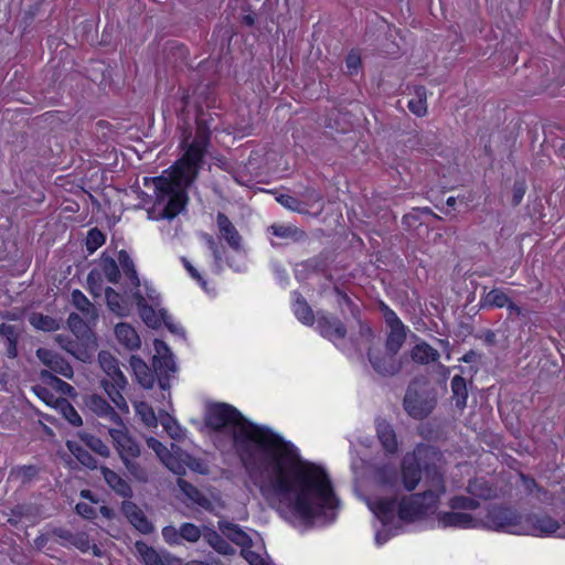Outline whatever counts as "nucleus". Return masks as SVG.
<instances>
[{
	"mask_svg": "<svg viewBox=\"0 0 565 565\" xmlns=\"http://www.w3.org/2000/svg\"><path fill=\"white\" fill-rule=\"evenodd\" d=\"M181 541L185 540L191 543H195L200 540L202 533L199 526L193 523H183L180 526Z\"/></svg>",
	"mask_w": 565,
	"mask_h": 565,
	"instance_id": "5fc2aeb1",
	"label": "nucleus"
},
{
	"mask_svg": "<svg viewBox=\"0 0 565 565\" xmlns=\"http://www.w3.org/2000/svg\"><path fill=\"white\" fill-rule=\"evenodd\" d=\"M89 323L84 317L74 312L67 318V326L77 338L85 337L88 333Z\"/></svg>",
	"mask_w": 565,
	"mask_h": 565,
	"instance_id": "de8ad7c7",
	"label": "nucleus"
},
{
	"mask_svg": "<svg viewBox=\"0 0 565 565\" xmlns=\"http://www.w3.org/2000/svg\"><path fill=\"white\" fill-rule=\"evenodd\" d=\"M75 509L76 512L85 519H94L96 515L94 507L86 502L77 503Z\"/></svg>",
	"mask_w": 565,
	"mask_h": 565,
	"instance_id": "774afa93",
	"label": "nucleus"
},
{
	"mask_svg": "<svg viewBox=\"0 0 565 565\" xmlns=\"http://www.w3.org/2000/svg\"><path fill=\"white\" fill-rule=\"evenodd\" d=\"M66 446L83 466L89 469L97 468L96 459L78 443L68 440Z\"/></svg>",
	"mask_w": 565,
	"mask_h": 565,
	"instance_id": "ea45409f",
	"label": "nucleus"
},
{
	"mask_svg": "<svg viewBox=\"0 0 565 565\" xmlns=\"http://www.w3.org/2000/svg\"><path fill=\"white\" fill-rule=\"evenodd\" d=\"M100 473L103 475V478L108 487L111 488V490H114L118 495L122 498H130L132 495V489L129 483L116 471L102 466Z\"/></svg>",
	"mask_w": 565,
	"mask_h": 565,
	"instance_id": "a211bd4d",
	"label": "nucleus"
},
{
	"mask_svg": "<svg viewBox=\"0 0 565 565\" xmlns=\"http://www.w3.org/2000/svg\"><path fill=\"white\" fill-rule=\"evenodd\" d=\"M242 556L248 562L249 565H271V562L266 553H260L250 547L242 548Z\"/></svg>",
	"mask_w": 565,
	"mask_h": 565,
	"instance_id": "8fccbe9b",
	"label": "nucleus"
},
{
	"mask_svg": "<svg viewBox=\"0 0 565 565\" xmlns=\"http://www.w3.org/2000/svg\"><path fill=\"white\" fill-rule=\"evenodd\" d=\"M443 458L434 447L427 445H418L413 452L406 454L402 461V482L407 491H413L422 478V469L425 468L427 476L433 481L434 472L443 473L436 468V460Z\"/></svg>",
	"mask_w": 565,
	"mask_h": 565,
	"instance_id": "20e7f679",
	"label": "nucleus"
},
{
	"mask_svg": "<svg viewBox=\"0 0 565 565\" xmlns=\"http://www.w3.org/2000/svg\"><path fill=\"white\" fill-rule=\"evenodd\" d=\"M211 128L203 119L196 120L195 134H184L181 147L182 158L172 167L168 175L154 179L157 200L153 218H173L186 203V188L196 179L202 168L203 157L210 143Z\"/></svg>",
	"mask_w": 565,
	"mask_h": 565,
	"instance_id": "f03ea898",
	"label": "nucleus"
},
{
	"mask_svg": "<svg viewBox=\"0 0 565 565\" xmlns=\"http://www.w3.org/2000/svg\"><path fill=\"white\" fill-rule=\"evenodd\" d=\"M136 413L140 416L142 423L149 427H156L158 424L157 416L150 405L145 402H136L134 404Z\"/></svg>",
	"mask_w": 565,
	"mask_h": 565,
	"instance_id": "09e8293b",
	"label": "nucleus"
},
{
	"mask_svg": "<svg viewBox=\"0 0 565 565\" xmlns=\"http://www.w3.org/2000/svg\"><path fill=\"white\" fill-rule=\"evenodd\" d=\"M118 262L121 266V269H122L125 276L130 281L132 291L140 289V280H139L137 271L135 269V264L126 250L119 252Z\"/></svg>",
	"mask_w": 565,
	"mask_h": 565,
	"instance_id": "c85d7f7f",
	"label": "nucleus"
},
{
	"mask_svg": "<svg viewBox=\"0 0 565 565\" xmlns=\"http://www.w3.org/2000/svg\"><path fill=\"white\" fill-rule=\"evenodd\" d=\"M521 480H522V484L524 487V489L527 491L529 494H532L533 497H535L536 499H539L540 501H543L544 500V495L546 494V492L537 486V483L535 482L534 479L532 478H529L524 475H521Z\"/></svg>",
	"mask_w": 565,
	"mask_h": 565,
	"instance_id": "6e6d98bb",
	"label": "nucleus"
},
{
	"mask_svg": "<svg viewBox=\"0 0 565 565\" xmlns=\"http://www.w3.org/2000/svg\"><path fill=\"white\" fill-rule=\"evenodd\" d=\"M427 93L424 86H416L414 89V97L408 100L407 107L411 113L418 117L427 114Z\"/></svg>",
	"mask_w": 565,
	"mask_h": 565,
	"instance_id": "c756f323",
	"label": "nucleus"
},
{
	"mask_svg": "<svg viewBox=\"0 0 565 565\" xmlns=\"http://www.w3.org/2000/svg\"><path fill=\"white\" fill-rule=\"evenodd\" d=\"M480 503L472 498L456 495L449 500L450 511L437 515L439 527L447 529H480Z\"/></svg>",
	"mask_w": 565,
	"mask_h": 565,
	"instance_id": "39448f33",
	"label": "nucleus"
},
{
	"mask_svg": "<svg viewBox=\"0 0 565 565\" xmlns=\"http://www.w3.org/2000/svg\"><path fill=\"white\" fill-rule=\"evenodd\" d=\"M140 289L148 303L160 306V295L152 286L145 282L143 287H140Z\"/></svg>",
	"mask_w": 565,
	"mask_h": 565,
	"instance_id": "680f3d73",
	"label": "nucleus"
},
{
	"mask_svg": "<svg viewBox=\"0 0 565 565\" xmlns=\"http://www.w3.org/2000/svg\"><path fill=\"white\" fill-rule=\"evenodd\" d=\"M36 356L40 359V361L49 366L53 372L61 374L62 376L66 379H71L73 375V369L68 364L67 361H65L63 358H61L55 352L40 348L36 350Z\"/></svg>",
	"mask_w": 565,
	"mask_h": 565,
	"instance_id": "2eb2a0df",
	"label": "nucleus"
},
{
	"mask_svg": "<svg viewBox=\"0 0 565 565\" xmlns=\"http://www.w3.org/2000/svg\"><path fill=\"white\" fill-rule=\"evenodd\" d=\"M521 535L537 537L551 536L565 539V523L561 524L545 512L522 513Z\"/></svg>",
	"mask_w": 565,
	"mask_h": 565,
	"instance_id": "6e6552de",
	"label": "nucleus"
},
{
	"mask_svg": "<svg viewBox=\"0 0 565 565\" xmlns=\"http://www.w3.org/2000/svg\"><path fill=\"white\" fill-rule=\"evenodd\" d=\"M178 486L191 501L202 507L203 509L207 510L211 508V501L191 483L180 478L178 480Z\"/></svg>",
	"mask_w": 565,
	"mask_h": 565,
	"instance_id": "f704fd0d",
	"label": "nucleus"
},
{
	"mask_svg": "<svg viewBox=\"0 0 565 565\" xmlns=\"http://www.w3.org/2000/svg\"><path fill=\"white\" fill-rule=\"evenodd\" d=\"M204 540L220 554L232 555L235 553L234 547L215 531L205 533Z\"/></svg>",
	"mask_w": 565,
	"mask_h": 565,
	"instance_id": "58836bf2",
	"label": "nucleus"
},
{
	"mask_svg": "<svg viewBox=\"0 0 565 565\" xmlns=\"http://www.w3.org/2000/svg\"><path fill=\"white\" fill-rule=\"evenodd\" d=\"M154 350L153 367L158 375L159 386L161 390L167 391L170 388V376L177 372V365L164 341L156 340Z\"/></svg>",
	"mask_w": 565,
	"mask_h": 565,
	"instance_id": "1a4fd4ad",
	"label": "nucleus"
},
{
	"mask_svg": "<svg viewBox=\"0 0 565 565\" xmlns=\"http://www.w3.org/2000/svg\"><path fill=\"white\" fill-rule=\"evenodd\" d=\"M162 536L164 541L170 545H180L181 544V535L180 527L177 529L173 525H168L162 529Z\"/></svg>",
	"mask_w": 565,
	"mask_h": 565,
	"instance_id": "13d9d810",
	"label": "nucleus"
},
{
	"mask_svg": "<svg viewBox=\"0 0 565 565\" xmlns=\"http://www.w3.org/2000/svg\"><path fill=\"white\" fill-rule=\"evenodd\" d=\"M108 434L121 461L131 457H140V446L129 435L124 422H120L115 427L109 428Z\"/></svg>",
	"mask_w": 565,
	"mask_h": 565,
	"instance_id": "9d476101",
	"label": "nucleus"
},
{
	"mask_svg": "<svg viewBox=\"0 0 565 565\" xmlns=\"http://www.w3.org/2000/svg\"><path fill=\"white\" fill-rule=\"evenodd\" d=\"M486 482L483 480H473L468 484V492L476 497L488 498L490 497V489L484 488Z\"/></svg>",
	"mask_w": 565,
	"mask_h": 565,
	"instance_id": "bf43d9fd",
	"label": "nucleus"
},
{
	"mask_svg": "<svg viewBox=\"0 0 565 565\" xmlns=\"http://www.w3.org/2000/svg\"><path fill=\"white\" fill-rule=\"evenodd\" d=\"M105 243V235L98 228H92L87 233L86 248L89 253H94Z\"/></svg>",
	"mask_w": 565,
	"mask_h": 565,
	"instance_id": "603ef678",
	"label": "nucleus"
},
{
	"mask_svg": "<svg viewBox=\"0 0 565 565\" xmlns=\"http://www.w3.org/2000/svg\"><path fill=\"white\" fill-rule=\"evenodd\" d=\"M17 478L23 482L30 481L38 475V468L35 466H22L14 471Z\"/></svg>",
	"mask_w": 565,
	"mask_h": 565,
	"instance_id": "e2e57ef3",
	"label": "nucleus"
},
{
	"mask_svg": "<svg viewBox=\"0 0 565 565\" xmlns=\"http://www.w3.org/2000/svg\"><path fill=\"white\" fill-rule=\"evenodd\" d=\"M369 360L375 372L383 376L395 375L401 370V362L397 360L396 354L387 351L381 356L373 352H369Z\"/></svg>",
	"mask_w": 565,
	"mask_h": 565,
	"instance_id": "dca6fc26",
	"label": "nucleus"
},
{
	"mask_svg": "<svg viewBox=\"0 0 565 565\" xmlns=\"http://www.w3.org/2000/svg\"><path fill=\"white\" fill-rule=\"evenodd\" d=\"M206 426L232 434L237 455L255 475L262 495L285 516L303 522H333L340 510L328 472L303 460L298 449L265 426L242 416L228 404L211 405Z\"/></svg>",
	"mask_w": 565,
	"mask_h": 565,
	"instance_id": "f257e3e1",
	"label": "nucleus"
},
{
	"mask_svg": "<svg viewBox=\"0 0 565 565\" xmlns=\"http://www.w3.org/2000/svg\"><path fill=\"white\" fill-rule=\"evenodd\" d=\"M135 550L146 565H167L163 558L142 541L135 543Z\"/></svg>",
	"mask_w": 565,
	"mask_h": 565,
	"instance_id": "c9c22d12",
	"label": "nucleus"
},
{
	"mask_svg": "<svg viewBox=\"0 0 565 565\" xmlns=\"http://www.w3.org/2000/svg\"><path fill=\"white\" fill-rule=\"evenodd\" d=\"M130 366L138 383L145 388H151L154 384V375L148 365L137 356H131Z\"/></svg>",
	"mask_w": 565,
	"mask_h": 565,
	"instance_id": "393cba45",
	"label": "nucleus"
},
{
	"mask_svg": "<svg viewBox=\"0 0 565 565\" xmlns=\"http://www.w3.org/2000/svg\"><path fill=\"white\" fill-rule=\"evenodd\" d=\"M436 394L425 384L413 382L403 399L405 412L414 419L427 417L436 406Z\"/></svg>",
	"mask_w": 565,
	"mask_h": 565,
	"instance_id": "0eeeda50",
	"label": "nucleus"
},
{
	"mask_svg": "<svg viewBox=\"0 0 565 565\" xmlns=\"http://www.w3.org/2000/svg\"><path fill=\"white\" fill-rule=\"evenodd\" d=\"M178 486L191 501L202 507L203 509L207 510L211 508V501L191 483L180 478L178 480Z\"/></svg>",
	"mask_w": 565,
	"mask_h": 565,
	"instance_id": "72a5a7b5",
	"label": "nucleus"
},
{
	"mask_svg": "<svg viewBox=\"0 0 565 565\" xmlns=\"http://www.w3.org/2000/svg\"><path fill=\"white\" fill-rule=\"evenodd\" d=\"M105 297L110 311L121 317L128 315L129 307L127 301L113 288L108 287L105 289Z\"/></svg>",
	"mask_w": 565,
	"mask_h": 565,
	"instance_id": "7c9ffc66",
	"label": "nucleus"
},
{
	"mask_svg": "<svg viewBox=\"0 0 565 565\" xmlns=\"http://www.w3.org/2000/svg\"><path fill=\"white\" fill-rule=\"evenodd\" d=\"M98 362L105 373V377L102 381H108L114 387H126L127 380L119 367L118 360L111 353L100 351Z\"/></svg>",
	"mask_w": 565,
	"mask_h": 565,
	"instance_id": "f8f14e48",
	"label": "nucleus"
},
{
	"mask_svg": "<svg viewBox=\"0 0 565 565\" xmlns=\"http://www.w3.org/2000/svg\"><path fill=\"white\" fill-rule=\"evenodd\" d=\"M147 445L156 452L160 461L162 460V457H166L170 452V450L161 441L153 437L147 439Z\"/></svg>",
	"mask_w": 565,
	"mask_h": 565,
	"instance_id": "0e129e2a",
	"label": "nucleus"
},
{
	"mask_svg": "<svg viewBox=\"0 0 565 565\" xmlns=\"http://www.w3.org/2000/svg\"><path fill=\"white\" fill-rule=\"evenodd\" d=\"M217 225L222 236L227 242V244L235 250L241 249L242 237L225 214H217Z\"/></svg>",
	"mask_w": 565,
	"mask_h": 565,
	"instance_id": "412c9836",
	"label": "nucleus"
},
{
	"mask_svg": "<svg viewBox=\"0 0 565 565\" xmlns=\"http://www.w3.org/2000/svg\"><path fill=\"white\" fill-rule=\"evenodd\" d=\"M294 313L297 319L307 326H312L315 322V316L312 309L307 303V301L301 297V295L294 292V305H292Z\"/></svg>",
	"mask_w": 565,
	"mask_h": 565,
	"instance_id": "cd10ccee",
	"label": "nucleus"
},
{
	"mask_svg": "<svg viewBox=\"0 0 565 565\" xmlns=\"http://www.w3.org/2000/svg\"><path fill=\"white\" fill-rule=\"evenodd\" d=\"M74 533L75 532H71L61 527L53 530V534L61 540V544L65 547H70L72 545Z\"/></svg>",
	"mask_w": 565,
	"mask_h": 565,
	"instance_id": "338daca9",
	"label": "nucleus"
},
{
	"mask_svg": "<svg viewBox=\"0 0 565 565\" xmlns=\"http://www.w3.org/2000/svg\"><path fill=\"white\" fill-rule=\"evenodd\" d=\"M71 300L73 306L88 322H95L97 320L98 315L96 308L81 290H73L71 294Z\"/></svg>",
	"mask_w": 565,
	"mask_h": 565,
	"instance_id": "5701e85b",
	"label": "nucleus"
},
{
	"mask_svg": "<svg viewBox=\"0 0 565 565\" xmlns=\"http://www.w3.org/2000/svg\"><path fill=\"white\" fill-rule=\"evenodd\" d=\"M379 484L382 492H393L394 495L374 497L367 499L366 504L384 526L392 521L396 510L399 519L403 521H414L422 518L436 508L439 498L446 492L444 478L439 473L434 472L428 490L423 493L404 497L397 507L398 477L396 471L388 468L379 471Z\"/></svg>",
	"mask_w": 565,
	"mask_h": 565,
	"instance_id": "7ed1b4c3",
	"label": "nucleus"
},
{
	"mask_svg": "<svg viewBox=\"0 0 565 565\" xmlns=\"http://www.w3.org/2000/svg\"><path fill=\"white\" fill-rule=\"evenodd\" d=\"M509 301V295L500 288L484 292L480 300L482 308H504Z\"/></svg>",
	"mask_w": 565,
	"mask_h": 565,
	"instance_id": "bb28decb",
	"label": "nucleus"
},
{
	"mask_svg": "<svg viewBox=\"0 0 565 565\" xmlns=\"http://www.w3.org/2000/svg\"><path fill=\"white\" fill-rule=\"evenodd\" d=\"M83 440L92 450L98 455L103 457H108L110 455L108 446L100 438L93 435H86Z\"/></svg>",
	"mask_w": 565,
	"mask_h": 565,
	"instance_id": "864d4df0",
	"label": "nucleus"
},
{
	"mask_svg": "<svg viewBox=\"0 0 565 565\" xmlns=\"http://www.w3.org/2000/svg\"><path fill=\"white\" fill-rule=\"evenodd\" d=\"M223 533L235 544L241 545L242 548L250 547L252 540L250 537L237 525L235 524H226L224 526H220Z\"/></svg>",
	"mask_w": 565,
	"mask_h": 565,
	"instance_id": "a19ab883",
	"label": "nucleus"
},
{
	"mask_svg": "<svg viewBox=\"0 0 565 565\" xmlns=\"http://www.w3.org/2000/svg\"><path fill=\"white\" fill-rule=\"evenodd\" d=\"M132 298L136 300L139 313L143 322L152 328H157L167 317V311L160 306L151 305L146 301L141 289L132 291Z\"/></svg>",
	"mask_w": 565,
	"mask_h": 565,
	"instance_id": "9b49d317",
	"label": "nucleus"
},
{
	"mask_svg": "<svg viewBox=\"0 0 565 565\" xmlns=\"http://www.w3.org/2000/svg\"><path fill=\"white\" fill-rule=\"evenodd\" d=\"M186 458V452L174 444H171L170 452L166 457H162L161 462L173 473L182 476L185 473Z\"/></svg>",
	"mask_w": 565,
	"mask_h": 565,
	"instance_id": "aec40b11",
	"label": "nucleus"
},
{
	"mask_svg": "<svg viewBox=\"0 0 565 565\" xmlns=\"http://www.w3.org/2000/svg\"><path fill=\"white\" fill-rule=\"evenodd\" d=\"M382 311H383V316H384L385 322L388 328H397V327L405 326L401 321V319L397 317L395 311H393L390 307H387L384 303H382Z\"/></svg>",
	"mask_w": 565,
	"mask_h": 565,
	"instance_id": "052dcab7",
	"label": "nucleus"
},
{
	"mask_svg": "<svg viewBox=\"0 0 565 565\" xmlns=\"http://www.w3.org/2000/svg\"><path fill=\"white\" fill-rule=\"evenodd\" d=\"M345 65L350 74H356L361 66V56L356 52H350L345 58Z\"/></svg>",
	"mask_w": 565,
	"mask_h": 565,
	"instance_id": "69168bd1",
	"label": "nucleus"
},
{
	"mask_svg": "<svg viewBox=\"0 0 565 565\" xmlns=\"http://www.w3.org/2000/svg\"><path fill=\"white\" fill-rule=\"evenodd\" d=\"M317 330L322 337L333 342L343 340L347 334L344 324L338 318L324 315L318 317Z\"/></svg>",
	"mask_w": 565,
	"mask_h": 565,
	"instance_id": "ddd939ff",
	"label": "nucleus"
},
{
	"mask_svg": "<svg viewBox=\"0 0 565 565\" xmlns=\"http://www.w3.org/2000/svg\"><path fill=\"white\" fill-rule=\"evenodd\" d=\"M95 270H98L100 278L104 276L111 284H116L120 277L119 267L111 257H102L99 268Z\"/></svg>",
	"mask_w": 565,
	"mask_h": 565,
	"instance_id": "e433bc0d",
	"label": "nucleus"
},
{
	"mask_svg": "<svg viewBox=\"0 0 565 565\" xmlns=\"http://www.w3.org/2000/svg\"><path fill=\"white\" fill-rule=\"evenodd\" d=\"M71 546L83 553L92 551L93 555L97 557L103 555L102 550L96 544H90L89 536L86 532H75Z\"/></svg>",
	"mask_w": 565,
	"mask_h": 565,
	"instance_id": "79ce46f5",
	"label": "nucleus"
},
{
	"mask_svg": "<svg viewBox=\"0 0 565 565\" xmlns=\"http://www.w3.org/2000/svg\"><path fill=\"white\" fill-rule=\"evenodd\" d=\"M30 323L38 330L42 331H55L60 328V321L49 317L44 316L42 313H33L30 317Z\"/></svg>",
	"mask_w": 565,
	"mask_h": 565,
	"instance_id": "a18cd8bd",
	"label": "nucleus"
},
{
	"mask_svg": "<svg viewBox=\"0 0 565 565\" xmlns=\"http://www.w3.org/2000/svg\"><path fill=\"white\" fill-rule=\"evenodd\" d=\"M268 231L278 238L292 242H298L306 237L305 232L292 224H273Z\"/></svg>",
	"mask_w": 565,
	"mask_h": 565,
	"instance_id": "a878e982",
	"label": "nucleus"
},
{
	"mask_svg": "<svg viewBox=\"0 0 565 565\" xmlns=\"http://www.w3.org/2000/svg\"><path fill=\"white\" fill-rule=\"evenodd\" d=\"M375 337L371 328L367 324L360 322L359 339L356 343L359 350L365 349L369 352H372V343Z\"/></svg>",
	"mask_w": 565,
	"mask_h": 565,
	"instance_id": "3c124183",
	"label": "nucleus"
},
{
	"mask_svg": "<svg viewBox=\"0 0 565 565\" xmlns=\"http://www.w3.org/2000/svg\"><path fill=\"white\" fill-rule=\"evenodd\" d=\"M406 339V327L390 328L386 339V351L396 354Z\"/></svg>",
	"mask_w": 565,
	"mask_h": 565,
	"instance_id": "4c0bfd02",
	"label": "nucleus"
},
{
	"mask_svg": "<svg viewBox=\"0 0 565 565\" xmlns=\"http://www.w3.org/2000/svg\"><path fill=\"white\" fill-rule=\"evenodd\" d=\"M121 510L131 525L142 534H149L153 531V525L147 519L143 511L131 501H124Z\"/></svg>",
	"mask_w": 565,
	"mask_h": 565,
	"instance_id": "4468645a",
	"label": "nucleus"
},
{
	"mask_svg": "<svg viewBox=\"0 0 565 565\" xmlns=\"http://www.w3.org/2000/svg\"><path fill=\"white\" fill-rule=\"evenodd\" d=\"M277 201L284 207H286L290 211L299 212V213L303 212V209L301 207V202L297 198H294L289 194H280L279 196H277Z\"/></svg>",
	"mask_w": 565,
	"mask_h": 565,
	"instance_id": "4d7b16f0",
	"label": "nucleus"
},
{
	"mask_svg": "<svg viewBox=\"0 0 565 565\" xmlns=\"http://www.w3.org/2000/svg\"><path fill=\"white\" fill-rule=\"evenodd\" d=\"M161 425L164 428V430L169 434V436L174 440H183L186 436V430L183 427H181L177 419L170 416L169 414H164L161 416Z\"/></svg>",
	"mask_w": 565,
	"mask_h": 565,
	"instance_id": "37998d69",
	"label": "nucleus"
},
{
	"mask_svg": "<svg viewBox=\"0 0 565 565\" xmlns=\"http://www.w3.org/2000/svg\"><path fill=\"white\" fill-rule=\"evenodd\" d=\"M376 434L384 450L388 454L396 452L398 448L396 434L393 427L384 419L376 420Z\"/></svg>",
	"mask_w": 565,
	"mask_h": 565,
	"instance_id": "6ab92c4d",
	"label": "nucleus"
},
{
	"mask_svg": "<svg viewBox=\"0 0 565 565\" xmlns=\"http://www.w3.org/2000/svg\"><path fill=\"white\" fill-rule=\"evenodd\" d=\"M451 391L456 406L459 409H463L468 398L466 380L460 375L454 376L451 380Z\"/></svg>",
	"mask_w": 565,
	"mask_h": 565,
	"instance_id": "473e14b6",
	"label": "nucleus"
},
{
	"mask_svg": "<svg viewBox=\"0 0 565 565\" xmlns=\"http://www.w3.org/2000/svg\"><path fill=\"white\" fill-rule=\"evenodd\" d=\"M100 384H102L103 388L105 390V392L107 393V395L109 396V398L117 406V408L124 413H128L129 412L128 404L121 394V391L125 387H118V386L114 387L113 385L109 384L108 381H100Z\"/></svg>",
	"mask_w": 565,
	"mask_h": 565,
	"instance_id": "c03bdc74",
	"label": "nucleus"
},
{
	"mask_svg": "<svg viewBox=\"0 0 565 565\" xmlns=\"http://www.w3.org/2000/svg\"><path fill=\"white\" fill-rule=\"evenodd\" d=\"M522 513L511 507L489 505L481 510L480 529L495 532H503L513 535H521Z\"/></svg>",
	"mask_w": 565,
	"mask_h": 565,
	"instance_id": "423d86ee",
	"label": "nucleus"
},
{
	"mask_svg": "<svg viewBox=\"0 0 565 565\" xmlns=\"http://www.w3.org/2000/svg\"><path fill=\"white\" fill-rule=\"evenodd\" d=\"M54 408L73 426H81L83 424L82 417L67 399H54Z\"/></svg>",
	"mask_w": 565,
	"mask_h": 565,
	"instance_id": "2f4dec72",
	"label": "nucleus"
},
{
	"mask_svg": "<svg viewBox=\"0 0 565 565\" xmlns=\"http://www.w3.org/2000/svg\"><path fill=\"white\" fill-rule=\"evenodd\" d=\"M138 457H131L126 460H122L125 468L128 473L139 482H147L149 475L145 467H142L138 461Z\"/></svg>",
	"mask_w": 565,
	"mask_h": 565,
	"instance_id": "49530a36",
	"label": "nucleus"
},
{
	"mask_svg": "<svg viewBox=\"0 0 565 565\" xmlns=\"http://www.w3.org/2000/svg\"><path fill=\"white\" fill-rule=\"evenodd\" d=\"M87 407L98 417L108 419L115 426L122 422L121 417L110 406V404L98 395H92L86 402Z\"/></svg>",
	"mask_w": 565,
	"mask_h": 565,
	"instance_id": "f3484780",
	"label": "nucleus"
},
{
	"mask_svg": "<svg viewBox=\"0 0 565 565\" xmlns=\"http://www.w3.org/2000/svg\"><path fill=\"white\" fill-rule=\"evenodd\" d=\"M117 340L128 350H136L140 347V338L137 331L128 323H118L115 327Z\"/></svg>",
	"mask_w": 565,
	"mask_h": 565,
	"instance_id": "b1692460",
	"label": "nucleus"
},
{
	"mask_svg": "<svg viewBox=\"0 0 565 565\" xmlns=\"http://www.w3.org/2000/svg\"><path fill=\"white\" fill-rule=\"evenodd\" d=\"M440 354L438 350L425 341L417 342L411 351L412 360L418 364H429L436 362Z\"/></svg>",
	"mask_w": 565,
	"mask_h": 565,
	"instance_id": "4be33fe9",
	"label": "nucleus"
}]
</instances>
